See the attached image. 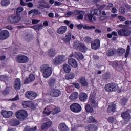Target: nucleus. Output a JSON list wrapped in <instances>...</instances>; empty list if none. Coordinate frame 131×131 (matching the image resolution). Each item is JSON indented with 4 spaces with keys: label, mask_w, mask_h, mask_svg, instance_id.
Returning a JSON list of instances; mask_svg holds the SVG:
<instances>
[{
    "label": "nucleus",
    "mask_w": 131,
    "mask_h": 131,
    "mask_svg": "<svg viewBox=\"0 0 131 131\" xmlns=\"http://www.w3.org/2000/svg\"><path fill=\"white\" fill-rule=\"evenodd\" d=\"M21 20V17L17 14H12L7 18V21L11 24L18 23Z\"/></svg>",
    "instance_id": "7ed1b4c3"
},
{
    "label": "nucleus",
    "mask_w": 131,
    "mask_h": 131,
    "mask_svg": "<svg viewBox=\"0 0 131 131\" xmlns=\"http://www.w3.org/2000/svg\"><path fill=\"white\" fill-rule=\"evenodd\" d=\"M116 109V105L114 104H112V105H109L107 109V112L108 113H110L111 112H115Z\"/></svg>",
    "instance_id": "7c9ffc66"
},
{
    "label": "nucleus",
    "mask_w": 131,
    "mask_h": 131,
    "mask_svg": "<svg viewBox=\"0 0 131 131\" xmlns=\"http://www.w3.org/2000/svg\"><path fill=\"white\" fill-rule=\"evenodd\" d=\"M38 13L39 12H38V10L34 9V10L29 11L28 12V15H31V14H33V16H36V15H38Z\"/></svg>",
    "instance_id": "a19ab883"
},
{
    "label": "nucleus",
    "mask_w": 131,
    "mask_h": 131,
    "mask_svg": "<svg viewBox=\"0 0 131 131\" xmlns=\"http://www.w3.org/2000/svg\"><path fill=\"white\" fill-rule=\"evenodd\" d=\"M58 128L60 131H67L68 130V127L66 124L64 123H61L59 126Z\"/></svg>",
    "instance_id": "a878e982"
},
{
    "label": "nucleus",
    "mask_w": 131,
    "mask_h": 131,
    "mask_svg": "<svg viewBox=\"0 0 131 131\" xmlns=\"http://www.w3.org/2000/svg\"><path fill=\"white\" fill-rule=\"evenodd\" d=\"M91 12L93 14V15H95L96 16H100L101 14L102 13L101 10L99 9L92 10Z\"/></svg>",
    "instance_id": "58836bf2"
},
{
    "label": "nucleus",
    "mask_w": 131,
    "mask_h": 131,
    "mask_svg": "<svg viewBox=\"0 0 131 131\" xmlns=\"http://www.w3.org/2000/svg\"><path fill=\"white\" fill-rule=\"evenodd\" d=\"M61 5H62V3L61 2H59L58 1H55L54 2V6H61Z\"/></svg>",
    "instance_id": "69168bd1"
},
{
    "label": "nucleus",
    "mask_w": 131,
    "mask_h": 131,
    "mask_svg": "<svg viewBox=\"0 0 131 131\" xmlns=\"http://www.w3.org/2000/svg\"><path fill=\"white\" fill-rule=\"evenodd\" d=\"M50 107L54 109L52 113V114H53V115H55V114H57V113H59V112H61V110H60V108L56 107V106H55L54 105H51L50 106Z\"/></svg>",
    "instance_id": "72a5a7b5"
},
{
    "label": "nucleus",
    "mask_w": 131,
    "mask_h": 131,
    "mask_svg": "<svg viewBox=\"0 0 131 131\" xmlns=\"http://www.w3.org/2000/svg\"><path fill=\"white\" fill-rule=\"evenodd\" d=\"M1 114L5 118H10V117L13 116V113L12 111L2 110L1 111Z\"/></svg>",
    "instance_id": "4468645a"
},
{
    "label": "nucleus",
    "mask_w": 131,
    "mask_h": 131,
    "mask_svg": "<svg viewBox=\"0 0 131 131\" xmlns=\"http://www.w3.org/2000/svg\"><path fill=\"white\" fill-rule=\"evenodd\" d=\"M9 79V77L6 75H3L0 76V80L1 81H4V82H6V81Z\"/></svg>",
    "instance_id": "c03bdc74"
},
{
    "label": "nucleus",
    "mask_w": 131,
    "mask_h": 131,
    "mask_svg": "<svg viewBox=\"0 0 131 131\" xmlns=\"http://www.w3.org/2000/svg\"><path fill=\"white\" fill-rule=\"evenodd\" d=\"M108 121L110 122V123H113L114 122V118L113 117H110L108 118Z\"/></svg>",
    "instance_id": "bf43d9fd"
},
{
    "label": "nucleus",
    "mask_w": 131,
    "mask_h": 131,
    "mask_svg": "<svg viewBox=\"0 0 131 131\" xmlns=\"http://www.w3.org/2000/svg\"><path fill=\"white\" fill-rule=\"evenodd\" d=\"M10 3L11 2L10 0H2L1 2V5L3 7H6L7 6H9Z\"/></svg>",
    "instance_id": "ea45409f"
},
{
    "label": "nucleus",
    "mask_w": 131,
    "mask_h": 131,
    "mask_svg": "<svg viewBox=\"0 0 131 131\" xmlns=\"http://www.w3.org/2000/svg\"><path fill=\"white\" fill-rule=\"evenodd\" d=\"M39 22H40V20L32 19V24H37V23H39Z\"/></svg>",
    "instance_id": "13d9d810"
},
{
    "label": "nucleus",
    "mask_w": 131,
    "mask_h": 131,
    "mask_svg": "<svg viewBox=\"0 0 131 131\" xmlns=\"http://www.w3.org/2000/svg\"><path fill=\"white\" fill-rule=\"evenodd\" d=\"M85 111L88 113H94V108L91 105L86 104L85 106Z\"/></svg>",
    "instance_id": "c756f323"
},
{
    "label": "nucleus",
    "mask_w": 131,
    "mask_h": 131,
    "mask_svg": "<svg viewBox=\"0 0 131 131\" xmlns=\"http://www.w3.org/2000/svg\"><path fill=\"white\" fill-rule=\"evenodd\" d=\"M24 38H25V40H27V41H30V40H31V39H32L31 35L29 34H27L25 36Z\"/></svg>",
    "instance_id": "864d4df0"
},
{
    "label": "nucleus",
    "mask_w": 131,
    "mask_h": 131,
    "mask_svg": "<svg viewBox=\"0 0 131 131\" xmlns=\"http://www.w3.org/2000/svg\"><path fill=\"white\" fill-rule=\"evenodd\" d=\"M25 95L26 97L29 100H34L36 98L37 94L33 91H28Z\"/></svg>",
    "instance_id": "ddd939ff"
},
{
    "label": "nucleus",
    "mask_w": 131,
    "mask_h": 131,
    "mask_svg": "<svg viewBox=\"0 0 131 131\" xmlns=\"http://www.w3.org/2000/svg\"><path fill=\"white\" fill-rule=\"evenodd\" d=\"M65 62V56L64 55H58L53 59L52 63L55 66L61 65L62 63Z\"/></svg>",
    "instance_id": "39448f33"
},
{
    "label": "nucleus",
    "mask_w": 131,
    "mask_h": 131,
    "mask_svg": "<svg viewBox=\"0 0 131 131\" xmlns=\"http://www.w3.org/2000/svg\"><path fill=\"white\" fill-rule=\"evenodd\" d=\"M120 27H121L122 29L118 31V34L120 36H129V35H130L131 31L126 28V26L120 25Z\"/></svg>",
    "instance_id": "f03ea898"
},
{
    "label": "nucleus",
    "mask_w": 131,
    "mask_h": 131,
    "mask_svg": "<svg viewBox=\"0 0 131 131\" xmlns=\"http://www.w3.org/2000/svg\"><path fill=\"white\" fill-rule=\"evenodd\" d=\"M78 82L81 83L82 86H88L89 82L85 79V77H80L78 79Z\"/></svg>",
    "instance_id": "6ab92c4d"
},
{
    "label": "nucleus",
    "mask_w": 131,
    "mask_h": 131,
    "mask_svg": "<svg viewBox=\"0 0 131 131\" xmlns=\"http://www.w3.org/2000/svg\"><path fill=\"white\" fill-rule=\"evenodd\" d=\"M124 24H126V25H127L128 26H129L131 25V20L125 21Z\"/></svg>",
    "instance_id": "774afa93"
},
{
    "label": "nucleus",
    "mask_w": 131,
    "mask_h": 131,
    "mask_svg": "<svg viewBox=\"0 0 131 131\" xmlns=\"http://www.w3.org/2000/svg\"><path fill=\"white\" fill-rule=\"evenodd\" d=\"M130 52V46L128 45L126 50V53L125 54V57L127 58L129 55V52Z\"/></svg>",
    "instance_id": "09e8293b"
},
{
    "label": "nucleus",
    "mask_w": 131,
    "mask_h": 131,
    "mask_svg": "<svg viewBox=\"0 0 131 131\" xmlns=\"http://www.w3.org/2000/svg\"><path fill=\"white\" fill-rule=\"evenodd\" d=\"M21 123V122L17 119H12L11 121V124L12 126H17V125H19Z\"/></svg>",
    "instance_id": "473e14b6"
},
{
    "label": "nucleus",
    "mask_w": 131,
    "mask_h": 131,
    "mask_svg": "<svg viewBox=\"0 0 131 131\" xmlns=\"http://www.w3.org/2000/svg\"><path fill=\"white\" fill-rule=\"evenodd\" d=\"M119 11L120 13H121V14H124V13H125V11H124V8L122 7H120L119 9Z\"/></svg>",
    "instance_id": "680f3d73"
},
{
    "label": "nucleus",
    "mask_w": 131,
    "mask_h": 131,
    "mask_svg": "<svg viewBox=\"0 0 131 131\" xmlns=\"http://www.w3.org/2000/svg\"><path fill=\"white\" fill-rule=\"evenodd\" d=\"M114 54H115V49H109L106 53L107 56H108L109 57H111L112 56H113Z\"/></svg>",
    "instance_id": "79ce46f5"
},
{
    "label": "nucleus",
    "mask_w": 131,
    "mask_h": 131,
    "mask_svg": "<svg viewBox=\"0 0 131 131\" xmlns=\"http://www.w3.org/2000/svg\"><path fill=\"white\" fill-rule=\"evenodd\" d=\"M34 79H35V76L33 74H31L29 75V77L25 80L24 83L27 84V83H29V82L34 81Z\"/></svg>",
    "instance_id": "aec40b11"
},
{
    "label": "nucleus",
    "mask_w": 131,
    "mask_h": 131,
    "mask_svg": "<svg viewBox=\"0 0 131 131\" xmlns=\"http://www.w3.org/2000/svg\"><path fill=\"white\" fill-rule=\"evenodd\" d=\"M127 102V98H124L122 99V103L123 105H125V103Z\"/></svg>",
    "instance_id": "338daca9"
},
{
    "label": "nucleus",
    "mask_w": 131,
    "mask_h": 131,
    "mask_svg": "<svg viewBox=\"0 0 131 131\" xmlns=\"http://www.w3.org/2000/svg\"><path fill=\"white\" fill-rule=\"evenodd\" d=\"M40 71L42 73L44 78H49L53 73V68L50 64H45L40 66Z\"/></svg>",
    "instance_id": "f257e3e1"
},
{
    "label": "nucleus",
    "mask_w": 131,
    "mask_h": 131,
    "mask_svg": "<svg viewBox=\"0 0 131 131\" xmlns=\"http://www.w3.org/2000/svg\"><path fill=\"white\" fill-rule=\"evenodd\" d=\"M78 98V93L76 92L73 93L70 96V100H72V101H74V100H76Z\"/></svg>",
    "instance_id": "2f4dec72"
},
{
    "label": "nucleus",
    "mask_w": 131,
    "mask_h": 131,
    "mask_svg": "<svg viewBox=\"0 0 131 131\" xmlns=\"http://www.w3.org/2000/svg\"><path fill=\"white\" fill-rule=\"evenodd\" d=\"M74 56L76 58H77V59H78L79 60H83V55H82V54L78 52H75Z\"/></svg>",
    "instance_id": "f704fd0d"
},
{
    "label": "nucleus",
    "mask_w": 131,
    "mask_h": 131,
    "mask_svg": "<svg viewBox=\"0 0 131 131\" xmlns=\"http://www.w3.org/2000/svg\"><path fill=\"white\" fill-rule=\"evenodd\" d=\"M62 92L59 89H53L49 92V95L51 97H53L54 98H57L61 96Z\"/></svg>",
    "instance_id": "9b49d317"
},
{
    "label": "nucleus",
    "mask_w": 131,
    "mask_h": 131,
    "mask_svg": "<svg viewBox=\"0 0 131 131\" xmlns=\"http://www.w3.org/2000/svg\"><path fill=\"white\" fill-rule=\"evenodd\" d=\"M10 37V33L8 30H5L0 32V40H5Z\"/></svg>",
    "instance_id": "f8f14e48"
},
{
    "label": "nucleus",
    "mask_w": 131,
    "mask_h": 131,
    "mask_svg": "<svg viewBox=\"0 0 131 131\" xmlns=\"http://www.w3.org/2000/svg\"><path fill=\"white\" fill-rule=\"evenodd\" d=\"M94 17V14L92 13V11L90 12L88 15V19L90 22H93V17Z\"/></svg>",
    "instance_id": "5fc2aeb1"
},
{
    "label": "nucleus",
    "mask_w": 131,
    "mask_h": 131,
    "mask_svg": "<svg viewBox=\"0 0 131 131\" xmlns=\"http://www.w3.org/2000/svg\"><path fill=\"white\" fill-rule=\"evenodd\" d=\"M66 31H67V27L64 26H61L57 30V32L58 34H64Z\"/></svg>",
    "instance_id": "4be33fe9"
},
{
    "label": "nucleus",
    "mask_w": 131,
    "mask_h": 131,
    "mask_svg": "<svg viewBox=\"0 0 131 131\" xmlns=\"http://www.w3.org/2000/svg\"><path fill=\"white\" fill-rule=\"evenodd\" d=\"M14 88L16 91H19L21 89V80L19 78L15 79L14 82Z\"/></svg>",
    "instance_id": "412c9836"
},
{
    "label": "nucleus",
    "mask_w": 131,
    "mask_h": 131,
    "mask_svg": "<svg viewBox=\"0 0 131 131\" xmlns=\"http://www.w3.org/2000/svg\"><path fill=\"white\" fill-rule=\"evenodd\" d=\"M110 65H112L114 67H117V65H118V63L117 61H112L110 63Z\"/></svg>",
    "instance_id": "4d7b16f0"
},
{
    "label": "nucleus",
    "mask_w": 131,
    "mask_h": 131,
    "mask_svg": "<svg viewBox=\"0 0 131 131\" xmlns=\"http://www.w3.org/2000/svg\"><path fill=\"white\" fill-rule=\"evenodd\" d=\"M48 84L49 86L53 88L56 84V78L51 77L48 81Z\"/></svg>",
    "instance_id": "cd10ccee"
},
{
    "label": "nucleus",
    "mask_w": 131,
    "mask_h": 131,
    "mask_svg": "<svg viewBox=\"0 0 131 131\" xmlns=\"http://www.w3.org/2000/svg\"><path fill=\"white\" fill-rule=\"evenodd\" d=\"M33 105V102L29 101H25L22 102V106L24 108H29Z\"/></svg>",
    "instance_id": "b1692460"
},
{
    "label": "nucleus",
    "mask_w": 131,
    "mask_h": 131,
    "mask_svg": "<svg viewBox=\"0 0 131 131\" xmlns=\"http://www.w3.org/2000/svg\"><path fill=\"white\" fill-rule=\"evenodd\" d=\"M82 109L81 105L77 103H73L70 105V110L74 113H79Z\"/></svg>",
    "instance_id": "0eeeda50"
},
{
    "label": "nucleus",
    "mask_w": 131,
    "mask_h": 131,
    "mask_svg": "<svg viewBox=\"0 0 131 131\" xmlns=\"http://www.w3.org/2000/svg\"><path fill=\"white\" fill-rule=\"evenodd\" d=\"M25 130L27 131H35L36 130V126L33 128H30V126H27L25 127Z\"/></svg>",
    "instance_id": "8fccbe9b"
},
{
    "label": "nucleus",
    "mask_w": 131,
    "mask_h": 131,
    "mask_svg": "<svg viewBox=\"0 0 131 131\" xmlns=\"http://www.w3.org/2000/svg\"><path fill=\"white\" fill-rule=\"evenodd\" d=\"M10 91V89L9 87H7L6 89L2 92L3 95L4 96H7V95H9V92Z\"/></svg>",
    "instance_id": "603ef678"
},
{
    "label": "nucleus",
    "mask_w": 131,
    "mask_h": 131,
    "mask_svg": "<svg viewBox=\"0 0 131 131\" xmlns=\"http://www.w3.org/2000/svg\"><path fill=\"white\" fill-rule=\"evenodd\" d=\"M85 14V12L83 11L76 10L74 11V15L77 16V19L79 20H82L83 19V15Z\"/></svg>",
    "instance_id": "dca6fc26"
},
{
    "label": "nucleus",
    "mask_w": 131,
    "mask_h": 131,
    "mask_svg": "<svg viewBox=\"0 0 131 131\" xmlns=\"http://www.w3.org/2000/svg\"><path fill=\"white\" fill-rule=\"evenodd\" d=\"M29 60V58H28V57L24 55H18L16 58V62L20 64H25V63L28 62Z\"/></svg>",
    "instance_id": "1a4fd4ad"
},
{
    "label": "nucleus",
    "mask_w": 131,
    "mask_h": 131,
    "mask_svg": "<svg viewBox=\"0 0 131 131\" xmlns=\"http://www.w3.org/2000/svg\"><path fill=\"white\" fill-rule=\"evenodd\" d=\"M124 53H125V49L122 48H119L117 50V54H118L119 56H123Z\"/></svg>",
    "instance_id": "c9c22d12"
},
{
    "label": "nucleus",
    "mask_w": 131,
    "mask_h": 131,
    "mask_svg": "<svg viewBox=\"0 0 131 131\" xmlns=\"http://www.w3.org/2000/svg\"><path fill=\"white\" fill-rule=\"evenodd\" d=\"M63 71L65 73H69L71 71V68L68 64H64Z\"/></svg>",
    "instance_id": "4c0bfd02"
},
{
    "label": "nucleus",
    "mask_w": 131,
    "mask_h": 131,
    "mask_svg": "<svg viewBox=\"0 0 131 131\" xmlns=\"http://www.w3.org/2000/svg\"><path fill=\"white\" fill-rule=\"evenodd\" d=\"M106 92L112 93V92H116L118 90V85L114 83H110L105 86Z\"/></svg>",
    "instance_id": "20e7f679"
},
{
    "label": "nucleus",
    "mask_w": 131,
    "mask_h": 131,
    "mask_svg": "<svg viewBox=\"0 0 131 131\" xmlns=\"http://www.w3.org/2000/svg\"><path fill=\"white\" fill-rule=\"evenodd\" d=\"M83 40L86 43H91L92 42V38L89 36H85L84 37Z\"/></svg>",
    "instance_id": "49530a36"
},
{
    "label": "nucleus",
    "mask_w": 131,
    "mask_h": 131,
    "mask_svg": "<svg viewBox=\"0 0 131 131\" xmlns=\"http://www.w3.org/2000/svg\"><path fill=\"white\" fill-rule=\"evenodd\" d=\"M52 112L51 109L45 108L43 112V114H46V115H50Z\"/></svg>",
    "instance_id": "3c124183"
},
{
    "label": "nucleus",
    "mask_w": 131,
    "mask_h": 131,
    "mask_svg": "<svg viewBox=\"0 0 131 131\" xmlns=\"http://www.w3.org/2000/svg\"><path fill=\"white\" fill-rule=\"evenodd\" d=\"M23 11V8L22 7H18L17 9V13H21V12Z\"/></svg>",
    "instance_id": "0e129e2a"
},
{
    "label": "nucleus",
    "mask_w": 131,
    "mask_h": 131,
    "mask_svg": "<svg viewBox=\"0 0 131 131\" xmlns=\"http://www.w3.org/2000/svg\"><path fill=\"white\" fill-rule=\"evenodd\" d=\"M31 27L32 28H33V29H35V30L39 31L43 28V25H42L41 24H39Z\"/></svg>",
    "instance_id": "e433bc0d"
},
{
    "label": "nucleus",
    "mask_w": 131,
    "mask_h": 131,
    "mask_svg": "<svg viewBox=\"0 0 131 131\" xmlns=\"http://www.w3.org/2000/svg\"><path fill=\"white\" fill-rule=\"evenodd\" d=\"M88 122L92 123L93 122L94 123H96L97 122V120L95 119V118L93 116H90L88 118Z\"/></svg>",
    "instance_id": "de8ad7c7"
},
{
    "label": "nucleus",
    "mask_w": 131,
    "mask_h": 131,
    "mask_svg": "<svg viewBox=\"0 0 131 131\" xmlns=\"http://www.w3.org/2000/svg\"><path fill=\"white\" fill-rule=\"evenodd\" d=\"M19 100V95H16L14 98L11 99L10 101H18Z\"/></svg>",
    "instance_id": "e2e57ef3"
},
{
    "label": "nucleus",
    "mask_w": 131,
    "mask_h": 131,
    "mask_svg": "<svg viewBox=\"0 0 131 131\" xmlns=\"http://www.w3.org/2000/svg\"><path fill=\"white\" fill-rule=\"evenodd\" d=\"M79 100L81 102H85L88 100V95L84 93H82L79 95Z\"/></svg>",
    "instance_id": "bb28decb"
},
{
    "label": "nucleus",
    "mask_w": 131,
    "mask_h": 131,
    "mask_svg": "<svg viewBox=\"0 0 131 131\" xmlns=\"http://www.w3.org/2000/svg\"><path fill=\"white\" fill-rule=\"evenodd\" d=\"M83 28L84 29H86V30H93L94 29H96V27L95 26H88V25H84L83 26Z\"/></svg>",
    "instance_id": "37998d69"
},
{
    "label": "nucleus",
    "mask_w": 131,
    "mask_h": 131,
    "mask_svg": "<svg viewBox=\"0 0 131 131\" xmlns=\"http://www.w3.org/2000/svg\"><path fill=\"white\" fill-rule=\"evenodd\" d=\"M52 121H48L44 123L41 126V130H43V129H48V128H50L52 126Z\"/></svg>",
    "instance_id": "5701e85b"
},
{
    "label": "nucleus",
    "mask_w": 131,
    "mask_h": 131,
    "mask_svg": "<svg viewBox=\"0 0 131 131\" xmlns=\"http://www.w3.org/2000/svg\"><path fill=\"white\" fill-rule=\"evenodd\" d=\"M121 117L124 120V123H125V124L129 122L131 120V116L130 114H129V111H127L122 113Z\"/></svg>",
    "instance_id": "9d476101"
},
{
    "label": "nucleus",
    "mask_w": 131,
    "mask_h": 131,
    "mask_svg": "<svg viewBox=\"0 0 131 131\" xmlns=\"http://www.w3.org/2000/svg\"><path fill=\"white\" fill-rule=\"evenodd\" d=\"M75 77V75L73 73H71L69 75H67L66 76V79L69 80V79H73V78Z\"/></svg>",
    "instance_id": "a18cd8bd"
},
{
    "label": "nucleus",
    "mask_w": 131,
    "mask_h": 131,
    "mask_svg": "<svg viewBox=\"0 0 131 131\" xmlns=\"http://www.w3.org/2000/svg\"><path fill=\"white\" fill-rule=\"evenodd\" d=\"M71 37V34L70 33H68L65 37L63 38L62 40L65 42V43H68V42H70Z\"/></svg>",
    "instance_id": "393cba45"
},
{
    "label": "nucleus",
    "mask_w": 131,
    "mask_h": 131,
    "mask_svg": "<svg viewBox=\"0 0 131 131\" xmlns=\"http://www.w3.org/2000/svg\"><path fill=\"white\" fill-rule=\"evenodd\" d=\"M118 19H119V21H120L121 22H123V21H125L126 20L125 17L121 16H119L118 17Z\"/></svg>",
    "instance_id": "6e6d98bb"
},
{
    "label": "nucleus",
    "mask_w": 131,
    "mask_h": 131,
    "mask_svg": "<svg viewBox=\"0 0 131 131\" xmlns=\"http://www.w3.org/2000/svg\"><path fill=\"white\" fill-rule=\"evenodd\" d=\"M15 115L18 119L24 120L27 117V112L20 110L16 112Z\"/></svg>",
    "instance_id": "6e6552de"
},
{
    "label": "nucleus",
    "mask_w": 131,
    "mask_h": 131,
    "mask_svg": "<svg viewBox=\"0 0 131 131\" xmlns=\"http://www.w3.org/2000/svg\"><path fill=\"white\" fill-rule=\"evenodd\" d=\"M88 103L94 108H97V107H98V102L95 100V98L93 96L90 97Z\"/></svg>",
    "instance_id": "f3484780"
},
{
    "label": "nucleus",
    "mask_w": 131,
    "mask_h": 131,
    "mask_svg": "<svg viewBox=\"0 0 131 131\" xmlns=\"http://www.w3.org/2000/svg\"><path fill=\"white\" fill-rule=\"evenodd\" d=\"M73 47L76 50H80L83 53H85L88 51L86 46L82 43H79L78 41L74 42Z\"/></svg>",
    "instance_id": "423d86ee"
},
{
    "label": "nucleus",
    "mask_w": 131,
    "mask_h": 131,
    "mask_svg": "<svg viewBox=\"0 0 131 131\" xmlns=\"http://www.w3.org/2000/svg\"><path fill=\"white\" fill-rule=\"evenodd\" d=\"M56 49L54 48H51L48 51V56L49 57H55L56 56Z\"/></svg>",
    "instance_id": "c85d7f7f"
},
{
    "label": "nucleus",
    "mask_w": 131,
    "mask_h": 131,
    "mask_svg": "<svg viewBox=\"0 0 131 131\" xmlns=\"http://www.w3.org/2000/svg\"><path fill=\"white\" fill-rule=\"evenodd\" d=\"M100 40L97 39L91 42V48L93 50H98L100 48Z\"/></svg>",
    "instance_id": "2eb2a0df"
},
{
    "label": "nucleus",
    "mask_w": 131,
    "mask_h": 131,
    "mask_svg": "<svg viewBox=\"0 0 131 131\" xmlns=\"http://www.w3.org/2000/svg\"><path fill=\"white\" fill-rule=\"evenodd\" d=\"M68 64L69 65H70V66H72V67H73L74 68H77V66H78V64H77V61H76L75 59L72 58L69 59Z\"/></svg>",
    "instance_id": "a211bd4d"
},
{
    "label": "nucleus",
    "mask_w": 131,
    "mask_h": 131,
    "mask_svg": "<svg viewBox=\"0 0 131 131\" xmlns=\"http://www.w3.org/2000/svg\"><path fill=\"white\" fill-rule=\"evenodd\" d=\"M71 15H74V11L73 12H68L66 14V17H69V16H71Z\"/></svg>",
    "instance_id": "052dcab7"
}]
</instances>
